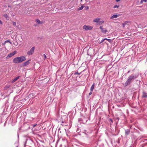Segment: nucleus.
Instances as JSON below:
<instances>
[{"mask_svg":"<svg viewBox=\"0 0 147 147\" xmlns=\"http://www.w3.org/2000/svg\"><path fill=\"white\" fill-rule=\"evenodd\" d=\"M35 47H33L27 53V54L28 55H32L34 53Z\"/></svg>","mask_w":147,"mask_h":147,"instance_id":"7ed1b4c3","label":"nucleus"},{"mask_svg":"<svg viewBox=\"0 0 147 147\" xmlns=\"http://www.w3.org/2000/svg\"><path fill=\"white\" fill-rule=\"evenodd\" d=\"M100 28L101 30V32L103 33H105L107 32V30L105 28H104L102 26H100Z\"/></svg>","mask_w":147,"mask_h":147,"instance_id":"39448f33","label":"nucleus"},{"mask_svg":"<svg viewBox=\"0 0 147 147\" xmlns=\"http://www.w3.org/2000/svg\"><path fill=\"white\" fill-rule=\"evenodd\" d=\"M43 56L44 57L45 59L47 58V57L45 54H44L43 55Z\"/></svg>","mask_w":147,"mask_h":147,"instance_id":"a878e982","label":"nucleus"},{"mask_svg":"<svg viewBox=\"0 0 147 147\" xmlns=\"http://www.w3.org/2000/svg\"><path fill=\"white\" fill-rule=\"evenodd\" d=\"M18 26H16V27H18Z\"/></svg>","mask_w":147,"mask_h":147,"instance_id":"c9c22d12","label":"nucleus"},{"mask_svg":"<svg viewBox=\"0 0 147 147\" xmlns=\"http://www.w3.org/2000/svg\"><path fill=\"white\" fill-rule=\"evenodd\" d=\"M105 40L104 39L102 40L100 42V43H102V42H104V41Z\"/></svg>","mask_w":147,"mask_h":147,"instance_id":"cd10ccee","label":"nucleus"},{"mask_svg":"<svg viewBox=\"0 0 147 147\" xmlns=\"http://www.w3.org/2000/svg\"><path fill=\"white\" fill-rule=\"evenodd\" d=\"M36 125H35L34 126V127L35 126H36Z\"/></svg>","mask_w":147,"mask_h":147,"instance_id":"f704fd0d","label":"nucleus"},{"mask_svg":"<svg viewBox=\"0 0 147 147\" xmlns=\"http://www.w3.org/2000/svg\"><path fill=\"white\" fill-rule=\"evenodd\" d=\"M26 58L24 56H21L16 57L13 59V62L15 63H21L26 60Z\"/></svg>","mask_w":147,"mask_h":147,"instance_id":"f03ea898","label":"nucleus"},{"mask_svg":"<svg viewBox=\"0 0 147 147\" xmlns=\"http://www.w3.org/2000/svg\"><path fill=\"white\" fill-rule=\"evenodd\" d=\"M129 72H130V71H128V72H127V73H129Z\"/></svg>","mask_w":147,"mask_h":147,"instance_id":"72a5a7b5","label":"nucleus"},{"mask_svg":"<svg viewBox=\"0 0 147 147\" xmlns=\"http://www.w3.org/2000/svg\"><path fill=\"white\" fill-rule=\"evenodd\" d=\"M137 78L136 75L132 74L130 75L124 85L125 86L129 85L131 83Z\"/></svg>","mask_w":147,"mask_h":147,"instance_id":"f257e3e1","label":"nucleus"},{"mask_svg":"<svg viewBox=\"0 0 147 147\" xmlns=\"http://www.w3.org/2000/svg\"><path fill=\"white\" fill-rule=\"evenodd\" d=\"M13 25L14 26H16V22H13Z\"/></svg>","mask_w":147,"mask_h":147,"instance_id":"bb28decb","label":"nucleus"},{"mask_svg":"<svg viewBox=\"0 0 147 147\" xmlns=\"http://www.w3.org/2000/svg\"><path fill=\"white\" fill-rule=\"evenodd\" d=\"M127 23V22H125L123 24V27H124L126 24Z\"/></svg>","mask_w":147,"mask_h":147,"instance_id":"4be33fe9","label":"nucleus"},{"mask_svg":"<svg viewBox=\"0 0 147 147\" xmlns=\"http://www.w3.org/2000/svg\"><path fill=\"white\" fill-rule=\"evenodd\" d=\"M36 21L38 24H42V22L38 19L36 20Z\"/></svg>","mask_w":147,"mask_h":147,"instance_id":"2eb2a0df","label":"nucleus"},{"mask_svg":"<svg viewBox=\"0 0 147 147\" xmlns=\"http://www.w3.org/2000/svg\"><path fill=\"white\" fill-rule=\"evenodd\" d=\"M4 17L7 20H9V16L7 14H4Z\"/></svg>","mask_w":147,"mask_h":147,"instance_id":"4468645a","label":"nucleus"},{"mask_svg":"<svg viewBox=\"0 0 147 147\" xmlns=\"http://www.w3.org/2000/svg\"><path fill=\"white\" fill-rule=\"evenodd\" d=\"M81 73V72L79 73L78 72H76L74 73V75H80Z\"/></svg>","mask_w":147,"mask_h":147,"instance_id":"412c9836","label":"nucleus"},{"mask_svg":"<svg viewBox=\"0 0 147 147\" xmlns=\"http://www.w3.org/2000/svg\"><path fill=\"white\" fill-rule=\"evenodd\" d=\"M20 78V76H18L15 78L12 81V83H14L17 81Z\"/></svg>","mask_w":147,"mask_h":147,"instance_id":"ddd939ff","label":"nucleus"},{"mask_svg":"<svg viewBox=\"0 0 147 147\" xmlns=\"http://www.w3.org/2000/svg\"><path fill=\"white\" fill-rule=\"evenodd\" d=\"M16 53V51H14L13 52L10 53L9 54H8L7 55V57L10 58L11 57L13 56L14 55H15Z\"/></svg>","mask_w":147,"mask_h":147,"instance_id":"423d86ee","label":"nucleus"},{"mask_svg":"<svg viewBox=\"0 0 147 147\" xmlns=\"http://www.w3.org/2000/svg\"><path fill=\"white\" fill-rule=\"evenodd\" d=\"M104 40H107L108 42H109L110 43H111L112 42V40L111 39H108L107 38H105L104 39Z\"/></svg>","mask_w":147,"mask_h":147,"instance_id":"f3484780","label":"nucleus"},{"mask_svg":"<svg viewBox=\"0 0 147 147\" xmlns=\"http://www.w3.org/2000/svg\"><path fill=\"white\" fill-rule=\"evenodd\" d=\"M142 97L144 98H147V93L146 92L144 91L143 92Z\"/></svg>","mask_w":147,"mask_h":147,"instance_id":"6e6552de","label":"nucleus"},{"mask_svg":"<svg viewBox=\"0 0 147 147\" xmlns=\"http://www.w3.org/2000/svg\"><path fill=\"white\" fill-rule=\"evenodd\" d=\"M117 143H118V144H119V143H120V140H118V141H117Z\"/></svg>","mask_w":147,"mask_h":147,"instance_id":"7c9ffc66","label":"nucleus"},{"mask_svg":"<svg viewBox=\"0 0 147 147\" xmlns=\"http://www.w3.org/2000/svg\"><path fill=\"white\" fill-rule=\"evenodd\" d=\"M31 61V59H29L27 61H26L25 62L23 63L24 66H26L28 65L30 63V61Z\"/></svg>","mask_w":147,"mask_h":147,"instance_id":"1a4fd4ad","label":"nucleus"},{"mask_svg":"<svg viewBox=\"0 0 147 147\" xmlns=\"http://www.w3.org/2000/svg\"><path fill=\"white\" fill-rule=\"evenodd\" d=\"M109 120L111 122V123H110V124H111L113 123V120L111 119H109Z\"/></svg>","mask_w":147,"mask_h":147,"instance_id":"5701e85b","label":"nucleus"},{"mask_svg":"<svg viewBox=\"0 0 147 147\" xmlns=\"http://www.w3.org/2000/svg\"><path fill=\"white\" fill-rule=\"evenodd\" d=\"M120 0H116V1L117 2H119V1Z\"/></svg>","mask_w":147,"mask_h":147,"instance_id":"2f4dec72","label":"nucleus"},{"mask_svg":"<svg viewBox=\"0 0 147 147\" xmlns=\"http://www.w3.org/2000/svg\"><path fill=\"white\" fill-rule=\"evenodd\" d=\"M95 85V83H93V84L91 86L90 89V90L91 91V92L93 91L94 90V87Z\"/></svg>","mask_w":147,"mask_h":147,"instance_id":"f8f14e48","label":"nucleus"},{"mask_svg":"<svg viewBox=\"0 0 147 147\" xmlns=\"http://www.w3.org/2000/svg\"><path fill=\"white\" fill-rule=\"evenodd\" d=\"M83 29L86 30H91L92 29V27L84 25L83 26Z\"/></svg>","mask_w":147,"mask_h":147,"instance_id":"20e7f679","label":"nucleus"},{"mask_svg":"<svg viewBox=\"0 0 147 147\" xmlns=\"http://www.w3.org/2000/svg\"><path fill=\"white\" fill-rule=\"evenodd\" d=\"M119 5H115L113 7V8H118L119 7Z\"/></svg>","mask_w":147,"mask_h":147,"instance_id":"6ab92c4d","label":"nucleus"},{"mask_svg":"<svg viewBox=\"0 0 147 147\" xmlns=\"http://www.w3.org/2000/svg\"><path fill=\"white\" fill-rule=\"evenodd\" d=\"M89 9V7L88 6H86L85 7V9L86 10H88Z\"/></svg>","mask_w":147,"mask_h":147,"instance_id":"393cba45","label":"nucleus"},{"mask_svg":"<svg viewBox=\"0 0 147 147\" xmlns=\"http://www.w3.org/2000/svg\"><path fill=\"white\" fill-rule=\"evenodd\" d=\"M100 18L95 19L93 20V22L96 23H98L99 21L100 20Z\"/></svg>","mask_w":147,"mask_h":147,"instance_id":"9b49d317","label":"nucleus"},{"mask_svg":"<svg viewBox=\"0 0 147 147\" xmlns=\"http://www.w3.org/2000/svg\"><path fill=\"white\" fill-rule=\"evenodd\" d=\"M8 42L10 43H11L10 42V41L9 40H7L5 41V42L4 43H6Z\"/></svg>","mask_w":147,"mask_h":147,"instance_id":"b1692460","label":"nucleus"},{"mask_svg":"<svg viewBox=\"0 0 147 147\" xmlns=\"http://www.w3.org/2000/svg\"><path fill=\"white\" fill-rule=\"evenodd\" d=\"M92 92H91V91H90V92L89 93V95H91L92 94Z\"/></svg>","mask_w":147,"mask_h":147,"instance_id":"c756f323","label":"nucleus"},{"mask_svg":"<svg viewBox=\"0 0 147 147\" xmlns=\"http://www.w3.org/2000/svg\"><path fill=\"white\" fill-rule=\"evenodd\" d=\"M9 87H5V89L6 88H8Z\"/></svg>","mask_w":147,"mask_h":147,"instance_id":"473e14b6","label":"nucleus"},{"mask_svg":"<svg viewBox=\"0 0 147 147\" xmlns=\"http://www.w3.org/2000/svg\"><path fill=\"white\" fill-rule=\"evenodd\" d=\"M104 22V21H99V22H98V24H102Z\"/></svg>","mask_w":147,"mask_h":147,"instance_id":"aec40b11","label":"nucleus"},{"mask_svg":"<svg viewBox=\"0 0 147 147\" xmlns=\"http://www.w3.org/2000/svg\"><path fill=\"white\" fill-rule=\"evenodd\" d=\"M144 2H147V0H141L140 1V4H142Z\"/></svg>","mask_w":147,"mask_h":147,"instance_id":"a211bd4d","label":"nucleus"},{"mask_svg":"<svg viewBox=\"0 0 147 147\" xmlns=\"http://www.w3.org/2000/svg\"><path fill=\"white\" fill-rule=\"evenodd\" d=\"M84 6L83 5H82L81 7H80L78 9V10L80 11V10H82L84 8Z\"/></svg>","mask_w":147,"mask_h":147,"instance_id":"dca6fc26","label":"nucleus"},{"mask_svg":"<svg viewBox=\"0 0 147 147\" xmlns=\"http://www.w3.org/2000/svg\"><path fill=\"white\" fill-rule=\"evenodd\" d=\"M119 15L117 14H114L111 17L110 19H113L114 18H117L118 16Z\"/></svg>","mask_w":147,"mask_h":147,"instance_id":"9d476101","label":"nucleus"},{"mask_svg":"<svg viewBox=\"0 0 147 147\" xmlns=\"http://www.w3.org/2000/svg\"><path fill=\"white\" fill-rule=\"evenodd\" d=\"M125 131L126 136L128 135L130 132V129H126L125 130Z\"/></svg>","mask_w":147,"mask_h":147,"instance_id":"0eeeda50","label":"nucleus"},{"mask_svg":"<svg viewBox=\"0 0 147 147\" xmlns=\"http://www.w3.org/2000/svg\"><path fill=\"white\" fill-rule=\"evenodd\" d=\"M0 24L1 25L3 24V23L1 20H0Z\"/></svg>","mask_w":147,"mask_h":147,"instance_id":"c85d7f7f","label":"nucleus"}]
</instances>
